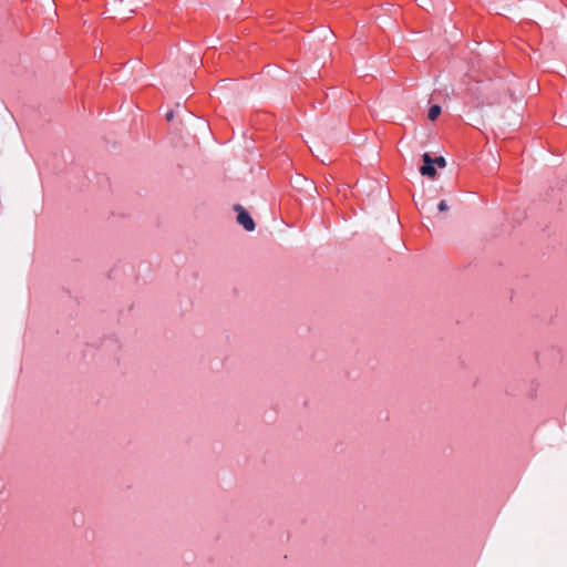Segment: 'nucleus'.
Segmentation results:
<instances>
[{"label":"nucleus","mask_w":567,"mask_h":567,"mask_svg":"<svg viewBox=\"0 0 567 567\" xmlns=\"http://www.w3.org/2000/svg\"><path fill=\"white\" fill-rule=\"evenodd\" d=\"M235 210L237 212L238 224H240L247 231H252L256 226L248 212L240 205H236Z\"/></svg>","instance_id":"1"},{"label":"nucleus","mask_w":567,"mask_h":567,"mask_svg":"<svg viewBox=\"0 0 567 567\" xmlns=\"http://www.w3.org/2000/svg\"><path fill=\"white\" fill-rule=\"evenodd\" d=\"M420 173L423 176H429V177L433 178L436 175V169L434 167V164H426V165H423L420 167Z\"/></svg>","instance_id":"2"},{"label":"nucleus","mask_w":567,"mask_h":567,"mask_svg":"<svg viewBox=\"0 0 567 567\" xmlns=\"http://www.w3.org/2000/svg\"><path fill=\"white\" fill-rule=\"evenodd\" d=\"M441 106L440 105H432L429 110L427 117L430 121H435L440 114H441Z\"/></svg>","instance_id":"3"},{"label":"nucleus","mask_w":567,"mask_h":567,"mask_svg":"<svg viewBox=\"0 0 567 567\" xmlns=\"http://www.w3.org/2000/svg\"><path fill=\"white\" fill-rule=\"evenodd\" d=\"M434 164L437 165L440 168H444L446 166V161L443 156H437L434 158Z\"/></svg>","instance_id":"4"},{"label":"nucleus","mask_w":567,"mask_h":567,"mask_svg":"<svg viewBox=\"0 0 567 567\" xmlns=\"http://www.w3.org/2000/svg\"><path fill=\"white\" fill-rule=\"evenodd\" d=\"M422 159L424 162V165L426 164H434V159L430 156L429 153H424L422 156Z\"/></svg>","instance_id":"5"},{"label":"nucleus","mask_w":567,"mask_h":567,"mask_svg":"<svg viewBox=\"0 0 567 567\" xmlns=\"http://www.w3.org/2000/svg\"><path fill=\"white\" fill-rule=\"evenodd\" d=\"M437 209L440 212H446L449 210V206H447V203L445 200H441L437 205Z\"/></svg>","instance_id":"6"},{"label":"nucleus","mask_w":567,"mask_h":567,"mask_svg":"<svg viewBox=\"0 0 567 567\" xmlns=\"http://www.w3.org/2000/svg\"><path fill=\"white\" fill-rule=\"evenodd\" d=\"M173 117H174V113H173V111H169V112L166 114V118H167L168 121H172V120H173Z\"/></svg>","instance_id":"7"},{"label":"nucleus","mask_w":567,"mask_h":567,"mask_svg":"<svg viewBox=\"0 0 567 567\" xmlns=\"http://www.w3.org/2000/svg\"><path fill=\"white\" fill-rule=\"evenodd\" d=\"M115 12H116V13H118V14H122V13H124V12H125V10H124V9H122V8H116V9H115Z\"/></svg>","instance_id":"8"},{"label":"nucleus","mask_w":567,"mask_h":567,"mask_svg":"<svg viewBox=\"0 0 567 567\" xmlns=\"http://www.w3.org/2000/svg\"><path fill=\"white\" fill-rule=\"evenodd\" d=\"M420 7H424L425 6V0H422L420 3H419Z\"/></svg>","instance_id":"9"},{"label":"nucleus","mask_w":567,"mask_h":567,"mask_svg":"<svg viewBox=\"0 0 567 567\" xmlns=\"http://www.w3.org/2000/svg\"><path fill=\"white\" fill-rule=\"evenodd\" d=\"M127 11H128V13H134L135 12V10L132 9V8H130Z\"/></svg>","instance_id":"10"},{"label":"nucleus","mask_w":567,"mask_h":567,"mask_svg":"<svg viewBox=\"0 0 567 567\" xmlns=\"http://www.w3.org/2000/svg\"><path fill=\"white\" fill-rule=\"evenodd\" d=\"M115 2H117V0H114ZM120 4L124 3V0H118Z\"/></svg>","instance_id":"11"}]
</instances>
